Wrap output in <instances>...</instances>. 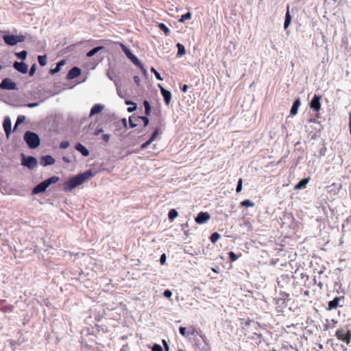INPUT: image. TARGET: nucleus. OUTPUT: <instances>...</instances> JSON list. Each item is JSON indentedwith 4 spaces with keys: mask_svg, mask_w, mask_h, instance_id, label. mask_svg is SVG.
<instances>
[{
    "mask_svg": "<svg viewBox=\"0 0 351 351\" xmlns=\"http://www.w3.org/2000/svg\"><path fill=\"white\" fill-rule=\"evenodd\" d=\"M14 306L13 305H6L0 307V311L3 313H11L14 311Z\"/></svg>",
    "mask_w": 351,
    "mask_h": 351,
    "instance_id": "obj_24",
    "label": "nucleus"
},
{
    "mask_svg": "<svg viewBox=\"0 0 351 351\" xmlns=\"http://www.w3.org/2000/svg\"><path fill=\"white\" fill-rule=\"evenodd\" d=\"M300 104H301L300 99L299 98L296 99L294 101V102L292 105V107L291 108V111H290L291 114L295 115L298 113V108H299Z\"/></svg>",
    "mask_w": 351,
    "mask_h": 351,
    "instance_id": "obj_19",
    "label": "nucleus"
},
{
    "mask_svg": "<svg viewBox=\"0 0 351 351\" xmlns=\"http://www.w3.org/2000/svg\"><path fill=\"white\" fill-rule=\"evenodd\" d=\"M136 108H137L136 104L133 102V112L136 110Z\"/></svg>",
    "mask_w": 351,
    "mask_h": 351,
    "instance_id": "obj_53",
    "label": "nucleus"
},
{
    "mask_svg": "<svg viewBox=\"0 0 351 351\" xmlns=\"http://www.w3.org/2000/svg\"><path fill=\"white\" fill-rule=\"evenodd\" d=\"M228 254H229L230 260L231 261H235L237 260L238 256L235 253H234L233 252H230L228 253Z\"/></svg>",
    "mask_w": 351,
    "mask_h": 351,
    "instance_id": "obj_40",
    "label": "nucleus"
},
{
    "mask_svg": "<svg viewBox=\"0 0 351 351\" xmlns=\"http://www.w3.org/2000/svg\"><path fill=\"white\" fill-rule=\"evenodd\" d=\"M104 47H95L93 48V49H91L90 51H89L87 53H86V56L87 57H92L95 54H96L99 51H100L101 49H102Z\"/></svg>",
    "mask_w": 351,
    "mask_h": 351,
    "instance_id": "obj_27",
    "label": "nucleus"
},
{
    "mask_svg": "<svg viewBox=\"0 0 351 351\" xmlns=\"http://www.w3.org/2000/svg\"><path fill=\"white\" fill-rule=\"evenodd\" d=\"M241 205L243 207H253L254 203L250 199H245L241 202Z\"/></svg>",
    "mask_w": 351,
    "mask_h": 351,
    "instance_id": "obj_29",
    "label": "nucleus"
},
{
    "mask_svg": "<svg viewBox=\"0 0 351 351\" xmlns=\"http://www.w3.org/2000/svg\"><path fill=\"white\" fill-rule=\"evenodd\" d=\"M24 140L32 149L38 147L40 143L38 135L30 131L25 132L24 135Z\"/></svg>",
    "mask_w": 351,
    "mask_h": 351,
    "instance_id": "obj_3",
    "label": "nucleus"
},
{
    "mask_svg": "<svg viewBox=\"0 0 351 351\" xmlns=\"http://www.w3.org/2000/svg\"><path fill=\"white\" fill-rule=\"evenodd\" d=\"M38 61L40 66H45L47 64V56H38Z\"/></svg>",
    "mask_w": 351,
    "mask_h": 351,
    "instance_id": "obj_31",
    "label": "nucleus"
},
{
    "mask_svg": "<svg viewBox=\"0 0 351 351\" xmlns=\"http://www.w3.org/2000/svg\"><path fill=\"white\" fill-rule=\"evenodd\" d=\"M188 86L186 84H184L182 88H181L182 91L184 93H186L188 90Z\"/></svg>",
    "mask_w": 351,
    "mask_h": 351,
    "instance_id": "obj_51",
    "label": "nucleus"
},
{
    "mask_svg": "<svg viewBox=\"0 0 351 351\" xmlns=\"http://www.w3.org/2000/svg\"><path fill=\"white\" fill-rule=\"evenodd\" d=\"M13 67L21 73H26L28 71V66L24 62H15L13 64Z\"/></svg>",
    "mask_w": 351,
    "mask_h": 351,
    "instance_id": "obj_14",
    "label": "nucleus"
},
{
    "mask_svg": "<svg viewBox=\"0 0 351 351\" xmlns=\"http://www.w3.org/2000/svg\"><path fill=\"white\" fill-rule=\"evenodd\" d=\"M55 163V159L51 156H45L41 159V164L44 166L51 165Z\"/></svg>",
    "mask_w": 351,
    "mask_h": 351,
    "instance_id": "obj_17",
    "label": "nucleus"
},
{
    "mask_svg": "<svg viewBox=\"0 0 351 351\" xmlns=\"http://www.w3.org/2000/svg\"><path fill=\"white\" fill-rule=\"evenodd\" d=\"M291 19H292V17H291V15L289 12V5H287V12H286V14H285V23H284V27L285 29H287L288 27L289 26V25L291 22Z\"/></svg>",
    "mask_w": 351,
    "mask_h": 351,
    "instance_id": "obj_20",
    "label": "nucleus"
},
{
    "mask_svg": "<svg viewBox=\"0 0 351 351\" xmlns=\"http://www.w3.org/2000/svg\"><path fill=\"white\" fill-rule=\"evenodd\" d=\"M64 61H61V62H60L57 64V66H56V68H55V69H51V73L54 74V73H56L58 72V71H60V66H62V65H64Z\"/></svg>",
    "mask_w": 351,
    "mask_h": 351,
    "instance_id": "obj_34",
    "label": "nucleus"
},
{
    "mask_svg": "<svg viewBox=\"0 0 351 351\" xmlns=\"http://www.w3.org/2000/svg\"><path fill=\"white\" fill-rule=\"evenodd\" d=\"M81 74V70L80 68L77 66L73 67L68 73L67 74V79L68 80H73Z\"/></svg>",
    "mask_w": 351,
    "mask_h": 351,
    "instance_id": "obj_15",
    "label": "nucleus"
},
{
    "mask_svg": "<svg viewBox=\"0 0 351 351\" xmlns=\"http://www.w3.org/2000/svg\"><path fill=\"white\" fill-rule=\"evenodd\" d=\"M121 46L123 49V50L124 51L125 55L127 56V57L132 60V52L130 51V50L128 48H126L123 45L121 44Z\"/></svg>",
    "mask_w": 351,
    "mask_h": 351,
    "instance_id": "obj_33",
    "label": "nucleus"
},
{
    "mask_svg": "<svg viewBox=\"0 0 351 351\" xmlns=\"http://www.w3.org/2000/svg\"><path fill=\"white\" fill-rule=\"evenodd\" d=\"M336 337L337 338L342 341L346 342L347 344H349L351 339V332L349 330H344L343 328L338 329L336 331Z\"/></svg>",
    "mask_w": 351,
    "mask_h": 351,
    "instance_id": "obj_6",
    "label": "nucleus"
},
{
    "mask_svg": "<svg viewBox=\"0 0 351 351\" xmlns=\"http://www.w3.org/2000/svg\"><path fill=\"white\" fill-rule=\"evenodd\" d=\"M127 110H128V111L129 112H132V106L128 107Z\"/></svg>",
    "mask_w": 351,
    "mask_h": 351,
    "instance_id": "obj_55",
    "label": "nucleus"
},
{
    "mask_svg": "<svg viewBox=\"0 0 351 351\" xmlns=\"http://www.w3.org/2000/svg\"><path fill=\"white\" fill-rule=\"evenodd\" d=\"M133 64H135L138 66H139L141 68V69L142 70V71L143 72V73H146V69L143 67V66L141 64V62L139 61V60L137 58V57H136L135 56L133 55Z\"/></svg>",
    "mask_w": 351,
    "mask_h": 351,
    "instance_id": "obj_25",
    "label": "nucleus"
},
{
    "mask_svg": "<svg viewBox=\"0 0 351 351\" xmlns=\"http://www.w3.org/2000/svg\"><path fill=\"white\" fill-rule=\"evenodd\" d=\"M15 55L18 58L24 60L27 58V53L26 51L23 50L22 51L15 53Z\"/></svg>",
    "mask_w": 351,
    "mask_h": 351,
    "instance_id": "obj_28",
    "label": "nucleus"
},
{
    "mask_svg": "<svg viewBox=\"0 0 351 351\" xmlns=\"http://www.w3.org/2000/svg\"><path fill=\"white\" fill-rule=\"evenodd\" d=\"M152 351H163V349L159 344H154L152 347Z\"/></svg>",
    "mask_w": 351,
    "mask_h": 351,
    "instance_id": "obj_42",
    "label": "nucleus"
},
{
    "mask_svg": "<svg viewBox=\"0 0 351 351\" xmlns=\"http://www.w3.org/2000/svg\"><path fill=\"white\" fill-rule=\"evenodd\" d=\"M63 160L65 162H69V159L66 157H63Z\"/></svg>",
    "mask_w": 351,
    "mask_h": 351,
    "instance_id": "obj_57",
    "label": "nucleus"
},
{
    "mask_svg": "<svg viewBox=\"0 0 351 351\" xmlns=\"http://www.w3.org/2000/svg\"><path fill=\"white\" fill-rule=\"evenodd\" d=\"M161 133V131L160 130V128H157L154 131V132L152 133V134L151 135L148 141H147L145 143H143L141 145V149H145L148 145H149L154 141H155V139L156 138L157 136Z\"/></svg>",
    "mask_w": 351,
    "mask_h": 351,
    "instance_id": "obj_12",
    "label": "nucleus"
},
{
    "mask_svg": "<svg viewBox=\"0 0 351 351\" xmlns=\"http://www.w3.org/2000/svg\"><path fill=\"white\" fill-rule=\"evenodd\" d=\"M128 123L130 128H132V116L128 118Z\"/></svg>",
    "mask_w": 351,
    "mask_h": 351,
    "instance_id": "obj_52",
    "label": "nucleus"
},
{
    "mask_svg": "<svg viewBox=\"0 0 351 351\" xmlns=\"http://www.w3.org/2000/svg\"><path fill=\"white\" fill-rule=\"evenodd\" d=\"M3 126L6 136H8L11 132L12 126L11 121L9 118H6L4 119Z\"/></svg>",
    "mask_w": 351,
    "mask_h": 351,
    "instance_id": "obj_16",
    "label": "nucleus"
},
{
    "mask_svg": "<svg viewBox=\"0 0 351 351\" xmlns=\"http://www.w3.org/2000/svg\"><path fill=\"white\" fill-rule=\"evenodd\" d=\"M69 146V143L68 141H62L60 144V147L61 149H66Z\"/></svg>",
    "mask_w": 351,
    "mask_h": 351,
    "instance_id": "obj_41",
    "label": "nucleus"
},
{
    "mask_svg": "<svg viewBox=\"0 0 351 351\" xmlns=\"http://www.w3.org/2000/svg\"><path fill=\"white\" fill-rule=\"evenodd\" d=\"M1 69H2V66H1V65L0 64V71L1 70Z\"/></svg>",
    "mask_w": 351,
    "mask_h": 351,
    "instance_id": "obj_59",
    "label": "nucleus"
},
{
    "mask_svg": "<svg viewBox=\"0 0 351 351\" xmlns=\"http://www.w3.org/2000/svg\"><path fill=\"white\" fill-rule=\"evenodd\" d=\"M93 173L90 171H86L83 173L78 174L77 176L71 178L64 183V191H71L73 189L82 184L86 180L91 177Z\"/></svg>",
    "mask_w": 351,
    "mask_h": 351,
    "instance_id": "obj_1",
    "label": "nucleus"
},
{
    "mask_svg": "<svg viewBox=\"0 0 351 351\" xmlns=\"http://www.w3.org/2000/svg\"><path fill=\"white\" fill-rule=\"evenodd\" d=\"M36 64H33L29 71V76H33L35 73V71H36Z\"/></svg>",
    "mask_w": 351,
    "mask_h": 351,
    "instance_id": "obj_43",
    "label": "nucleus"
},
{
    "mask_svg": "<svg viewBox=\"0 0 351 351\" xmlns=\"http://www.w3.org/2000/svg\"><path fill=\"white\" fill-rule=\"evenodd\" d=\"M58 180L59 178L57 176H53L47 180H45V181L39 183L33 189L32 194L36 195L45 191L50 184L56 183Z\"/></svg>",
    "mask_w": 351,
    "mask_h": 351,
    "instance_id": "obj_2",
    "label": "nucleus"
},
{
    "mask_svg": "<svg viewBox=\"0 0 351 351\" xmlns=\"http://www.w3.org/2000/svg\"><path fill=\"white\" fill-rule=\"evenodd\" d=\"M117 93L121 97L125 99V104L132 105V100L130 99V95L126 92L124 86L121 85L117 86Z\"/></svg>",
    "mask_w": 351,
    "mask_h": 351,
    "instance_id": "obj_9",
    "label": "nucleus"
},
{
    "mask_svg": "<svg viewBox=\"0 0 351 351\" xmlns=\"http://www.w3.org/2000/svg\"><path fill=\"white\" fill-rule=\"evenodd\" d=\"M25 116H23V115H19V116L18 117L17 119H16V124H15V126H14V129L16 128V126H17L19 124H20V123H23V122L25 121Z\"/></svg>",
    "mask_w": 351,
    "mask_h": 351,
    "instance_id": "obj_37",
    "label": "nucleus"
},
{
    "mask_svg": "<svg viewBox=\"0 0 351 351\" xmlns=\"http://www.w3.org/2000/svg\"><path fill=\"white\" fill-rule=\"evenodd\" d=\"M178 216V212L175 209H171L168 213V217L170 221H173Z\"/></svg>",
    "mask_w": 351,
    "mask_h": 351,
    "instance_id": "obj_30",
    "label": "nucleus"
},
{
    "mask_svg": "<svg viewBox=\"0 0 351 351\" xmlns=\"http://www.w3.org/2000/svg\"><path fill=\"white\" fill-rule=\"evenodd\" d=\"M220 238V234L218 232H214L211 234L210 239L212 243H216Z\"/></svg>",
    "mask_w": 351,
    "mask_h": 351,
    "instance_id": "obj_32",
    "label": "nucleus"
},
{
    "mask_svg": "<svg viewBox=\"0 0 351 351\" xmlns=\"http://www.w3.org/2000/svg\"><path fill=\"white\" fill-rule=\"evenodd\" d=\"M210 218V215L207 212H200L197 214L195 217V222L198 224H202L208 221Z\"/></svg>",
    "mask_w": 351,
    "mask_h": 351,
    "instance_id": "obj_11",
    "label": "nucleus"
},
{
    "mask_svg": "<svg viewBox=\"0 0 351 351\" xmlns=\"http://www.w3.org/2000/svg\"><path fill=\"white\" fill-rule=\"evenodd\" d=\"M75 149L80 152L84 156H88L89 155L88 150L81 143H78L75 145Z\"/></svg>",
    "mask_w": 351,
    "mask_h": 351,
    "instance_id": "obj_22",
    "label": "nucleus"
},
{
    "mask_svg": "<svg viewBox=\"0 0 351 351\" xmlns=\"http://www.w3.org/2000/svg\"><path fill=\"white\" fill-rule=\"evenodd\" d=\"M22 165L32 169L36 167L37 160L33 156L24 157L22 160Z\"/></svg>",
    "mask_w": 351,
    "mask_h": 351,
    "instance_id": "obj_8",
    "label": "nucleus"
},
{
    "mask_svg": "<svg viewBox=\"0 0 351 351\" xmlns=\"http://www.w3.org/2000/svg\"><path fill=\"white\" fill-rule=\"evenodd\" d=\"M151 71L152 73H154L156 77L158 80H162L163 79L162 78L160 74L154 68V67H152L151 68Z\"/></svg>",
    "mask_w": 351,
    "mask_h": 351,
    "instance_id": "obj_39",
    "label": "nucleus"
},
{
    "mask_svg": "<svg viewBox=\"0 0 351 351\" xmlns=\"http://www.w3.org/2000/svg\"><path fill=\"white\" fill-rule=\"evenodd\" d=\"M102 138L106 142H108L109 141L110 136L108 134H104Z\"/></svg>",
    "mask_w": 351,
    "mask_h": 351,
    "instance_id": "obj_50",
    "label": "nucleus"
},
{
    "mask_svg": "<svg viewBox=\"0 0 351 351\" xmlns=\"http://www.w3.org/2000/svg\"><path fill=\"white\" fill-rule=\"evenodd\" d=\"M339 298L337 297L335 298L334 300L330 301L328 302V309L331 310V309L337 308V306H339Z\"/></svg>",
    "mask_w": 351,
    "mask_h": 351,
    "instance_id": "obj_23",
    "label": "nucleus"
},
{
    "mask_svg": "<svg viewBox=\"0 0 351 351\" xmlns=\"http://www.w3.org/2000/svg\"><path fill=\"white\" fill-rule=\"evenodd\" d=\"M38 105V103H29L28 104H27V106L29 107V108H34V107H36Z\"/></svg>",
    "mask_w": 351,
    "mask_h": 351,
    "instance_id": "obj_49",
    "label": "nucleus"
},
{
    "mask_svg": "<svg viewBox=\"0 0 351 351\" xmlns=\"http://www.w3.org/2000/svg\"><path fill=\"white\" fill-rule=\"evenodd\" d=\"M334 1H335L336 0H334Z\"/></svg>",
    "mask_w": 351,
    "mask_h": 351,
    "instance_id": "obj_61",
    "label": "nucleus"
},
{
    "mask_svg": "<svg viewBox=\"0 0 351 351\" xmlns=\"http://www.w3.org/2000/svg\"><path fill=\"white\" fill-rule=\"evenodd\" d=\"M166 259H167V257H166L165 254H162L160 256V263L162 265H164L166 262Z\"/></svg>",
    "mask_w": 351,
    "mask_h": 351,
    "instance_id": "obj_45",
    "label": "nucleus"
},
{
    "mask_svg": "<svg viewBox=\"0 0 351 351\" xmlns=\"http://www.w3.org/2000/svg\"><path fill=\"white\" fill-rule=\"evenodd\" d=\"M158 27L160 28V29H161L162 31L164 32V33L166 36H168L170 34L171 31L165 24H164L162 23H159Z\"/></svg>",
    "mask_w": 351,
    "mask_h": 351,
    "instance_id": "obj_26",
    "label": "nucleus"
},
{
    "mask_svg": "<svg viewBox=\"0 0 351 351\" xmlns=\"http://www.w3.org/2000/svg\"><path fill=\"white\" fill-rule=\"evenodd\" d=\"M0 88L2 90H16L17 88L16 84L10 78H4L0 83Z\"/></svg>",
    "mask_w": 351,
    "mask_h": 351,
    "instance_id": "obj_7",
    "label": "nucleus"
},
{
    "mask_svg": "<svg viewBox=\"0 0 351 351\" xmlns=\"http://www.w3.org/2000/svg\"><path fill=\"white\" fill-rule=\"evenodd\" d=\"M242 184H243V180L242 178H240L238 181L236 191L237 193H239L242 190Z\"/></svg>",
    "mask_w": 351,
    "mask_h": 351,
    "instance_id": "obj_38",
    "label": "nucleus"
},
{
    "mask_svg": "<svg viewBox=\"0 0 351 351\" xmlns=\"http://www.w3.org/2000/svg\"><path fill=\"white\" fill-rule=\"evenodd\" d=\"M163 295L165 297L170 298L172 295V292L170 290L167 289L164 291Z\"/></svg>",
    "mask_w": 351,
    "mask_h": 351,
    "instance_id": "obj_44",
    "label": "nucleus"
},
{
    "mask_svg": "<svg viewBox=\"0 0 351 351\" xmlns=\"http://www.w3.org/2000/svg\"><path fill=\"white\" fill-rule=\"evenodd\" d=\"M179 331H180V333L182 336H186V328L185 327L180 326L179 328Z\"/></svg>",
    "mask_w": 351,
    "mask_h": 351,
    "instance_id": "obj_46",
    "label": "nucleus"
},
{
    "mask_svg": "<svg viewBox=\"0 0 351 351\" xmlns=\"http://www.w3.org/2000/svg\"><path fill=\"white\" fill-rule=\"evenodd\" d=\"M121 124L124 129L127 128V121L125 118L121 119Z\"/></svg>",
    "mask_w": 351,
    "mask_h": 351,
    "instance_id": "obj_48",
    "label": "nucleus"
},
{
    "mask_svg": "<svg viewBox=\"0 0 351 351\" xmlns=\"http://www.w3.org/2000/svg\"><path fill=\"white\" fill-rule=\"evenodd\" d=\"M4 300H1L0 302H3Z\"/></svg>",
    "mask_w": 351,
    "mask_h": 351,
    "instance_id": "obj_60",
    "label": "nucleus"
},
{
    "mask_svg": "<svg viewBox=\"0 0 351 351\" xmlns=\"http://www.w3.org/2000/svg\"><path fill=\"white\" fill-rule=\"evenodd\" d=\"M320 95H314L313 97L311 103H310V107L313 110L318 112L321 109V104H320V99H321Z\"/></svg>",
    "mask_w": 351,
    "mask_h": 351,
    "instance_id": "obj_10",
    "label": "nucleus"
},
{
    "mask_svg": "<svg viewBox=\"0 0 351 351\" xmlns=\"http://www.w3.org/2000/svg\"><path fill=\"white\" fill-rule=\"evenodd\" d=\"M162 344H163V346L165 347V351H169V347L167 341L165 339H163L162 341Z\"/></svg>",
    "mask_w": 351,
    "mask_h": 351,
    "instance_id": "obj_47",
    "label": "nucleus"
},
{
    "mask_svg": "<svg viewBox=\"0 0 351 351\" xmlns=\"http://www.w3.org/2000/svg\"><path fill=\"white\" fill-rule=\"evenodd\" d=\"M191 18V14L190 12H187L185 14H183L180 19V22H184L186 20H189Z\"/></svg>",
    "mask_w": 351,
    "mask_h": 351,
    "instance_id": "obj_36",
    "label": "nucleus"
},
{
    "mask_svg": "<svg viewBox=\"0 0 351 351\" xmlns=\"http://www.w3.org/2000/svg\"><path fill=\"white\" fill-rule=\"evenodd\" d=\"M3 39L5 44L10 46H14L19 43H22L25 40L23 35H5Z\"/></svg>",
    "mask_w": 351,
    "mask_h": 351,
    "instance_id": "obj_4",
    "label": "nucleus"
},
{
    "mask_svg": "<svg viewBox=\"0 0 351 351\" xmlns=\"http://www.w3.org/2000/svg\"><path fill=\"white\" fill-rule=\"evenodd\" d=\"M134 80H135V82H138V81H139V78H138V77H137V76H135V77H134Z\"/></svg>",
    "mask_w": 351,
    "mask_h": 351,
    "instance_id": "obj_56",
    "label": "nucleus"
},
{
    "mask_svg": "<svg viewBox=\"0 0 351 351\" xmlns=\"http://www.w3.org/2000/svg\"><path fill=\"white\" fill-rule=\"evenodd\" d=\"M143 105L145 107V114L146 116L138 117L137 118H135L134 121L135 122H138V121L141 120L143 123V126L146 127L149 123V120L147 116H149L151 113V106L147 100H145L143 101Z\"/></svg>",
    "mask_w": 351,
    "mask_h": 351,
    "instance_id": "obj_5",
    "label": "nucleus"
},
{
    "mask_svg": "<svg viewBox=\"0 0 351 351\" xmlns=\"http://www.w3.org/2000/svg\"><path fill=\"white\" fill-rule=\"evenodd\" d=\"M281 278H283V279L284 278H287V279L289 278L288 275H282V276H281Z\"/></svg>",
    "mask_w": 351,
    "mask_h": 351,
    "instance_id": "obj_54",
    "label": "nucleus"
},
{
    "mask_svg": "<svg viewBox=\"0 0 351 351\" xmlns=\"http://www.w3.org/2000/svg\"><path fill=\"white\" fill-rule=\"evenodd\" d=\"M104 109V106L101 104H95L90 110V116L92 117L96 114L100 113Z\"/></svg>",
    "mask_w": 351,
    "mask_h": 351,
    "instance_id": "obj_21",
    "label": "nucleus"
},
{
    "mask_svg": "<svg viewBox=\"0 0 351 351\" xmlns=\"http://www.w3.org/2000/svg\"><path fill=\"white\" fill-rule=\"evenodd\" d=\"M310 180V178H306L301 180L297 184L295 185L294 189L295 190H299L305 189L306 186V184Z\"/></svg>",
    "mask_w": 351,
    "mask_h": 351,
    "instance_id": "obj_18",
    "label": "nucleus"
},
{
    "mask_svg": "<svg viewBox=\"0 0 351 351\" xmlns=\"http://www.w3.org/2000/svg\"><path fill=\"white\" fill-rule=\"evenodd\" d=\"M177 46H178V55L182 56V55L185 54L184 47L182 44H180V43H178L177 45Z\"/></svg>",
    "mask_w": 351,
    "mask_h": 351,
    "instance_id": "obj_35",
    "label": "nucleus"
},
{
    "mask_svg": "<svg viewBox=\"0 0 351 351\" xmlns=\"http://www.w3.org/2000/svg\"><path fill=\"white\" fill-rule=\"evenodd\" d=\"M136 125H137V123H133V125H132L133 128H134Z\"/></svg>",
    "mask_w": 351,
    "mask_h": 351,
    "instance_id": "obj_58",
    "label": "nucleus"
},
{
    "mask_svg": "<svg viewBox=\"0 0 351 351\" xmlns=\"http://www.w3.org/2000/svg\"><path fill=\"white\" fill-rule=\"evenodd\" d=\"M160 88V93L164 98L165 103L167 106H169L171 101V93L170 91L165 89L162 86L159 85Z\"/></svg>",
    "mask_w": 351,
    "mask_h": 351,
    "instance_id": "obj_13",
    "label": "nucleus"
}]
</instances>
